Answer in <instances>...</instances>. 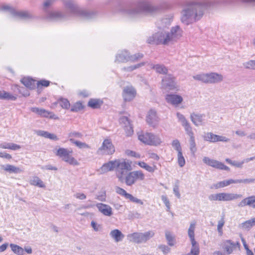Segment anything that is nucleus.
I'll use <instances>...</instances> for the list:
<instances>
[{"instance_id": "nucleus-1", "label": "nucleus", "mask_w": 255, "mask_h": 255, "mask_svg": "<svg viewBox=\"0 0 255 255\" xmlns=\"http://www.w3.org/2000/svg\"><path fill=\"white\" fill-rule=\"evenodd\" d=\"M211 5V2L208 0L188 2L181 12L182 22L188 25L200 20L204 14V10Z\"/></svg>"}, {"instance_id": "nucleus-2", "label": "nucleus", "mask_w": 255, "mask_h": 255, "mask_svg": "<svg viewBox=\"0 0 255 255\" xmlns=\"http://www.w3.org/2000/svg\"><path fill=\"white\" fill-rule=\"evenodd\" d=\"M151 36L147 39L149 44L168 45L176 42L182 36L183 31L178 25L171 28L170 31L166 29L158 28Z\"/></svg>"}, {"instance_id": "nucleus-3", "label": "nucleus", "mask_w": 255, "mask_h": 255, "mask_svg": "<svg viewBox=\"0 0 255 255\" xmlns=\"http://www.w3.org/2000/svg\"><path fill=\"white\" fill-rule=\"evenodd\" d=\"M166 2L162 1L159 4H153L147 0H141L138 3L137 8L129 9L128 14L134 16L141 12H145L151 14L159 12L162 8V4H166Z\"/></svg>"}, {"instance_id": "nucleus-4", "label": "nucleus", "mask_w": 255, "mask_h": 255, "mask_svg": "<svg viewBox=\"0 0 255 255\" xmlns=\"http://www.w3.org/2000/svg\"><path fill=\"white\" fill-rule=\"evenodd\" d=\"M64 5L67 12L71 15L79 16L84 19H91L94 17L97 13L94 11L86 10L72 0H66Z\"/></svg>"}, {"instance_id": "nucleus-5", "label": "nucleus", "mask_w": 255, "mask_h": 255, "mask_svg": "<svg viewBox=\"0 0 255 255\" xmlns=\"http://www.w3.org/2000/svg\"><path fill=\"white\" fill-rule=\"evenodd\" d=\"M138 138L143 143L151 146H157L163 142V140L159 134H155L152 132H141L138 133Z\"/></svg>"}, {"instance_id": "nucleus-6", "label": "nucleus", "mask_w": 255, "mask_h": 255, "mask_svg": "<svg viewBox=\"0 0 255 255\" xmlns=\"http://www.w3.org/2000/svg\"><path fill=\"white\" fill-rule=\"evenodd\" d=\"M193 78L195 80L207 84L218 83L223 80V77L221 74L214 72L197 74L193 76Z\"/></svg>"}, {"instance_id": "nucleus-7", "label": "nucleus", "mask_w": 255, "mask_h": 255, "mask_svg": "<svg viewBox=\"0 0 255 255\" xmlns=\"http://www.w3.org/2000/svg\"><path fill=\"white\" fill-rule=\"evenodd\" d=\"M131 170V166L130 163L125 160H117L116 174L120 182L123 180L126 175Z\"/></svg>"}, {"instance_id": "nucleus-8", "label": "nucleus", "mask_w": 255, "mask_h": 255, "mask_svg": "<svg viewBox=\"0 0 255 255\" xmlns=\"http://www.w3.org/2000/svg\"><path fill=\"white\" fill-rule=\"evenodd\" d=\"M144 178L145 175L142 171L135 170L129 172L121 182L125 183L127 186H131L137 180L142 181Z\"/></svg>"}, {"instance_id": "nucleus-9", "label": "nucleus", "mask_w": 255, "mask_h": 255, "mask_svg": "<svg viewBox=\"0 0 255 255\" xmlns=\"http://www.w3.org/2000/svg\"><path fill=\"white\" fill-rule=\"evenodd\" d=\"M154 235L152 231H149L144 233H133L128 234V238L130 241L136 244H142L146 243Z\"/></svg>"}, {"instance_id": "nucleus-10", "label": "nucleus", "mask_w": 255, "mask_h": 255, "mask_svg": "<svg viewBox=\"0 0 255 255\" xmlns=\"http://www.w3.org/2000/svg\"><path fill=\"white\" fill-rule=\"evenodd\" d=\"M73 150L64 147L59 148L56 152V155L61 158L62 160L73 165H78V162L72 156Z\"/></svg>"}, {"instance_id": "nucleus-11", "label": "nucleus", "mask_w": 255, "mask_h": 255, "mask_svg": "<svg viewBox=\"0 0 255 255\" xmlns=\"http://www.w3.org/2000/svg\"><path fill=\"white\" fill-rule=\"evenodd\" d=\"M115 152V147L110 139H105L102 146L98 148L97 153L99 155L112 154Z\"/></svg>"}, {"instance_id": "nucleus-12", "label": "nucleus", "mask_w": 255, "mask_h": 255, "mask_svg": "<svg viewBox=\"0 0 255 255\" xmlns=\"http://www.w3.org/2000/svg\"><path fill=\"white\" fill-rule=\"evenodd\" d=\"M1 10H8L12 15L14 16L20 17L22 19H29L32 17V15L26 11H16L8 5H2Z\"/></svg>"}, {"instance_id": "nucleus-13", "label": "nucleus", "mask_w": 255, "mask_h": 255, "mask_svg": "<svg viewBox=\"0 0 255 255\" xmlns=\"http://www.w3.org/2000/svg\"><path fill=\"white\" fill-rule=\"evenodd\" d=\"M203 161L206 164L217 169L227 171H229L230 170L229 167L224 165L223 163L216 160L211 159L208 157H204L203 159Z\"/></svg>"}, {"instance_id": "nucleus-14", "label": "nucleus", "mask_w": 255, "mask_h": 255, "mask_svg": "<svg viewBox=\"0 0 255 255\" xmlns=\"http://www.w3.org/2000/svg\"><path fill=\"white\" fill-rule=\"evenodd\" d=\"M240 244L238 242H233L230 240H227L223 242L222 248L228 254H231L235 250L239 248Z\"/></svg>"}, {"instance_id": "nucleus-15", "label": "nucleus", "mask_w": 255, "mask_h": 255, "mask_svg": "<svg viewBox=\"0 0 255 255\" xmlns=\"http://www.w3.org/2000/svg\"><path fill=\"white\" fill-rule=\"evenodd\" d=\"M204 140L211 142H215L217 141L228 142L230 139L224 136L214 134L212 132H207L203 135Z\"/></svg>"}, {"instance_id": "nucleus-16", "label": "nucleus", "mask_w": 255, "mask_h": 255, "mask_svg": "<svg viewBox=\"0 0 255 255\" xmlns=\"http://www.w3.org/2000/svg\"><path fill=\"white\" fill-rule=\"evenodd\" d=\"M162 86L164 89L174 90L177 88L175 78L171 75L165 76L162 80Z\"/></svg>"}, {"instance_id": "nucleus-17", "label": "nucleus", "mask_w": 255, "mask_h": 255, "mask_svg": "<svg viewBox=\"0 0 255 255\" xmlns=\"http://www.w3.org/2000/svg\"><path fill=\"white\" fill-rule=\"evenodd\" d=\"M136 90L131 86H128L124 87L123 92V97L124 101H130L136 96Z\"/></svg>"}, {"instance_id": "nucleus-18", "label": "nucleus", "mask_w": 255, "mask_h": 255, "mask_svg": "<svg viewBox=\"0 0 255 255\" xmlns=\"http://www.w3.org/2000/svg\"><path fill=\"white\" fill-rule=\"evenodd\" d=\"M96 206L99 211L105 216L110 217L113 214L112 207L108 204L98 203Z\"/></svg>"}, {"instance_id": "nucleus-19", "label": "nucleus", "mask_w": 255, "mask_h": 255, "mask_svg": "<svg viewBox=\"0 0 255 255\" xmlns=\"http://www.w3.org/2000/svg\"><path fill=\"white\" fill-rule=\"evenodd\" d=\"M205 118V114L192 113L190 115L191 120L196 126L204 125L206 123Z\"/></svg>"}, {"instance_id": "nucleus-20", "label": "nucleus", "mask_w": 255, "mask_h": 255, "mask_svg": "<svg viewBox=\"0 0 255 255\" xmlns=\"http://www.w3.org/2000/svg\"><path fill=\"white\" fill-rule=\"evenodd\" d=\"M159 121L156 112L153 110H150L146 116L147 123L153 128L156 127Z\"/></svg>"}, {"instance_id": "nucleus-21", "label": "nucleus", "mask_w": 255, "mask_h": 255, "mask_svg": "<svg viewBox=\"0 0 255 255\" xmlns=\"http://www.w3.org/2000/svg\"><path fill=\"white\" fill-rule=\"evenodd\" d=\"M31 112L37 114L38 115L45 117V118H50L51 119H57V118H55V115L50 112H49L44 109L39 108L37 107H32L30 109Z\"/></svg>"}, {"instance_id": "nucleus-22", "label": "nucleus", "mask_w": 255, "mask_h": 255, "mask_svg": "<svg viewBox=\"0 0 255 255\" xmlns=\"http://www.w3.org/2000/svg\"><path fill=\"white\" fill-rule=\"evenodd\" d=\"M165 99L167 103L174 106H177L183 101L182 97L176 94H168L166 95Z\"/></svg>"}, {"instance_id": "nucleus-23", "label": "nucleus", "mask_w": 255, "mask_h": 255, "mask_svg": "<svg viewBox=\"0 0 255 255\" xmlns=\"http://www.w3.org/2000/svg\"><path fill=\"white\" fill-rule=\"evenodd\" d=\"M246 206H249L255 209V195L245 198L238 204V206L240 208Z\"/></svg>"}, {"instance_id": "nucleus-24", "label": "nucleus", "mask_w": 255, "mask_h": 255, "mask_svg": "<svg viewBox=\"0 0 255 255\" xmlns=\"http://www.w3.org/2000/svg\"><path fill=\"white\" fill-rule=\"evenodd\" d=\"M242 197V195L237 193H221V201H231Z\"/></svg>"}, {"instance_id": "nucleus-25", "label": "nucleus", "mask_w": 255, "mask_h": 255, "mask_svg": "<svg viewBox=\"0 0 255 255\" xmlns=\"http://www.w3.org/2000/svg\"><path fill=\"white\" fill-rule=\"evenodd\" d=\"M117 162V160H115L104 163L99 169L100 172L101 174H104L116 169Z\"/></svg>"}, {"instance_id": "nucleus-26", "label": "nucleus", "mask_w": 255, "mask_h": 255, "mask_svg": "<svg viewBox=\"0 0 255 255\" xmlns=\"http://www.w3.org/2000/svg\"><path fill=\"white\" fill-rule=\"evenodd\" d=\"M129 55L126 50L122 51L118 53L116 56L115 62L123 63L129 61Z\"/></svg>"}, {"instance_id": "nucleus-27", "label": "nucleus", "mask_w": 255, "mask_h": 255, "mask_svg": "<svg viewBox=\"0 0 255 255\" xmlns=\"http://www.w3.org/2000/svg\"><path fill=\"white\" fill-rule=\"evenodd\" d=\"M110 236L116 242L122 241L125 237L124 235L118 229L112 230L110 233Z\"/></svg>"}, {"instance_id": "nucleus-28", "label": "nucleus", "mask_w": 255, "mask_h": 255, "mask_svg": "<svg viewBox=\"0 0 255 255\" xmlns=\"http://www.w3.org/2000/svg\"><path fill=\"white\" fill-rule=\"evenodd\" d=\"M172 21L171 17H165L157 22L156 25L158 28L167 30V28L171 24Z\"/></svg>"}, {"instance_id": "nucleus-29", "label": "nucleus", "mask_w": 255, "mask_h": 255, "mask_svg": "<svg viewBox=\"0 0 255 255\" xmlns=\"http://www.w3.org/2000/svg\"><path fill=\"white\" fill-rule=\"evenodd\" d=\"M48 16L50 19L53 20H63L66 17L65 14L59 11L50 12L48 14Z\"/></svg>"}, {"instance_id": "nucleus-30", "label": "nucleus", "mask_w": 255, "mask_h": 255, "mask_svg": "<svg viewBox=\"0 0 255 255\" xmlns=\"http://www.w3.org/2000/svg\"><path fill=\"white\" fill-rule=\"evenodd\" d=\"M20 81L25 87L30 89H34L36 85V81L29 77L23 78Z\"/></svg>"}, {"instance_id": "nucleus-31", "label": "nucleus", "mask_w": 255, "mask_h": 255, "mask_svg": "<svg viewBox=\"0 0 255 255\" xmlns=\"http://www.w3.org/2000/svg\"><path fill=\"white\" fill-rule=\"evenodd\" d=\"M0 148L2 149H9L12 150H17L20 149L21 146L18 144L12 142H2L0 143Z\"/></svg>"}, {"instance_id": "nucleus-32", "label": "nucleus", "mask_w": 255, "mask_h": 255, "mask_svg": "<svg viewBox=\"0 0 255 255\" xmlns=\"http://www.w3.org/2000/svg\"><path fill=\"white\" fill-rule=\"evenodd\" d=\"M2 169L10 173H19L22 172V170L19 167L10 164L2 166Z\"/></svg>"}, {"instance_id": "nucleus-33", "label": "nucleus", "mask_w": 255, "mask_h": 255, "mask_svg": "<svg viewBox=\"0 0 255 255\" xmlns=\"http://www.w3.org/2000/svg\"><path fill=\"white\" fill-rule=\"evenodd\" d=\"M255 182V179L254 178H247L243 179H230L228 180L229 185L231 184H238V183H244V184H250L253 183Z\"/></svg>"}, {"instance_id": "nucleus-34", "label": "nucleus", "mask_w": 255, "mask_h": 255, "mask_svg": "<svg viewBox=\"0 0 255 255\" xmlns=\"http://www.w3.org/2000/svg\"><path fill=\"white\" fill-rule=\"evenodd\" d=\"M16 97L5 91H0V99L15 101Z\"/></svg>"}, {"instance_id": "nucleus-35", "label": "nucleus", "mask_w": 255, "mask_h": 255, "mask_svg": "<svg viewBox=\"0 0 255 255\" xmlns=\"http://www.w3.org/2000/svg\"><path fill=\"white\" fill-rule=\"evenodd\" d=\"M152 68L155 70L157 73L161 74H166L168 71L167 68L164 65L161 64L152 65Z\"/></svg>"}, {"instance_id": "nucleus-36", "label": "nucleus", "mask_w": 255, "mask_h": 255, "mask_svg": "<svg viewBox=\"0 0 255 255\" xmlns=\"http://www.w3.org/2000/svg\"><path fill=\"white\" fill-rule=\"evenodd\" d=\"M254 225H255V217L243 223L241 227L243 229L249 230Z\"/></svg>"}, {"instance_id": "nucleus-37", "label": "nucleus", "mask_w": 255, "mask_h": 255, "mask_svg": "<svg viewBox=\"0 0 255 255\" xmlns=\"http://www.w3.org/2000/svg\"><path fill=\"white\" fill-rule=\"evenodd\" d=\"M69 141L76 145L78 147L81 149L84 148H90V146L86 143L85 142H83L80 141L75 140L74 138H71L69 139Z\"/></svg>"}, {"instance_id": "nucleus-38", "label": "nucleus", "mask_w": 255, "mask_h": 255, "mask_svg": "<svg viewBox=\"0 0 255 255\" xmlns=\"http://www.w3.org/2000/svg\"><path fill=\"white\" fill-rule=\"evenodd\" d=\"M10 247L12 251L15 254L17 255H23L24 254V250L20 247L18 245L10 244Z\"/></svg>"}, {"instance_id": "nucleus-39", "label": "nucleus", "mask_w": 255, "mask_h": 255, "mask_svg": "<svg viewBox=\"0 0 255 255\" xmlns=\"http://www.w3.org/2000/svg\"><path fill=\"white\" fill-rule=\"evenodd\" d=\"M137 164L140 167L145 169L146 171L149 172H153L156 169V166L155 165L151 166L143 161L138 162Z\"/></svg>"}, {"instance_id": "nucleus-40", "label": "nucleus", "mask_w": 255, "mask_h": 255, "mask_svg": "<svg viewBox=\"0 0 255 255\" xmlns=\"http://www.w3.org/2000/svg\"><path fill=\"white\" fill-rule=\"evenodd\" d=\"M30 184L36 186H38L41 188L45 187V185L44 184L43 181L38 177H34L30 181Z\"/></svg>"}, {"instance_id": "nucleus-41", "label": "nucleus", "mask_w": 255, "mask_h": 255, "mask_svg": "<svg viewBox=\"0 0 255 255\" xmlns=\"http://www.w3.org/2000/svg\"><path fill=\"white\" fill-rule=\"evenodd\" d=\"M165 238L169 246H173L175 245V240L174 237L172 236L170 232L166 231L165 232Z\"/></svg>"}, {"instance_id": "nucleus-42", "label": "nucleus", "mask_w": 255, "mask_h": 255, "mask_svg": "<svg viewBox=\"0 0 255 255\" xmlns=\"http://www.w3.org/2000/svg\"><path fill=\"white\" fill-rule=\"evenodd\" d=\"M172 147L175 150L177 153L182 151L181 144L178 139H174L171 142Z\"/></svg>"}, {"instance_id": "nucleus-43", "label": "nucleus", "mask_w": 255, "mask_h": 255, "mask_svg": "<svg viewBox=\"0 0 255 255\" xmlns=\"http://www.w3.org/2000/svg\"><path fill=\"white\" fill-rule=\"evenodd\" d=\"M102 102L100 100L97 99H91L88 102V106L93 109L99 108L101 105Z\"/></svg>"}, {"instance_id": "nucleus-44", "label": "nucleus", "mask_w": 255, "mask_h": 255, "mask_svg": "<svg viewBox=\"0 0 255 255\" xmlns=\"http://www.w3.org/2000/svg\"><path fill=\"white\" fill-rule=\"evenodd\" d=\"M116 192L118 194L124 196L126 199H128L129 196H130V194H129L127 192V191L123 189L122 188H121L120 187H117L116 188Z\"/></svg>"}, {"instance_id": "nucleus-45", "label": "nucleus", "mask_w": 255, "mask_h": 255, "mask_svg": "<svg viewBox=\"0 0 255 255\" xmlns=\"http://www.w3.org/2000/svg\"><path fill=\"white\" fill-rule=\"evenodd\" d=\"M189 144H190V151H191V153L193 154H194L197 150L196 147V143H195V138H194V136L190 137Z\"/></svg>"}, {"instance_id": "nucleus-46", "label": "nucleus", "mask_w": 255, "mask_h": 255, "mask_svg": "<svg viewBox=\"0 0 255 255\" xmlns=\"http://www.w3.org/2000/svg\"><path fill=\"white\" fill-rule=\"evenodd\" d=\"M177 162L181 167H183L185 164V159L183 155L182 151L177 153Z\"/></svg>"}, {"instance_id": "nucleus-47", "label": "nucleus", "mask_w": 255, "mask_h": 255, "mask_svg": "<svg viewBox=\"0 0 255 255\" xmlns=\"http://www.w3.org/2000/svg\"><path fill=\"white\" fill-rule=\"evenodd\" d=\"M183 127H184L185 130L187 133V134L190 136H193L194 133L192 130V128L190 126L188 122H185V123L182 125Z\"/></svg>"}, {"instance_id": "nucleus-48", "label": "nucleus", "mask_w": 255, "mask_h": 255, "mask_svg": "<svg viewBox=\"0 0 255 255\" xmlns=\"http://www.w3.org/2000/svg\"><path fill=\"white\" fill-rule=\"evenodd\" d=\"M244 67L246 69L255 70V60H251L243 63Z\"/></svg>"}, {"instance_id": "nucleus-49", "label": "nucleus", "mask_w": 255, "mask_h": 255, "mask_svg": "<svg viewBox=\"0 0 255 255\" xmlns=\"http://www.w3.org/2000/svg\"><path fill=\"white\" fill-rule=\"evenodd\" d=\"M60 105L63 109H68L70 108V104L69 102L66 99L61 98L59 101Z\"/></svg>"}, {"instance_id": "nucleus-50", "label": "nucleus", "mask_w": 255, "mask_h": 255, "mask_svg": "<svg viewBox=\"0 0 255 255\" xmlns=\"http://www.w3.org/2000/svg\"><path fill=\"white\" fill-rule=\"evenodd\" d=\"M229 185L228 180H223L219 182L214 185V188L215 189H218L226 187Z\"/></svg>"}, {"instance_id": "nucleus-51", "label": "nucleus", "mask_w": 255, "mask_h": 255, "mask_svg": "<svg viewBox=\"0 0 255 255\" xmlns=\"http://www.w3.org/2000/svg\"><path fill=\"white\" fill-rule=\"evenodd\" d=\"M144 64V63L142 62V63H140L139 64H136V65H132V66H128V67H124L123 68V70L124 71H132L138 68H139L142 66H143Z\"/></svg>"}, {"instance_id": "nucleus-52", "label": "nucleus", "mask_w": 255, "mask_h": 255, "mask_svg": "<svg viewBox=\"0 0 255 255\" xmlns=\"http://www.w3.org/2000/svg\"><path fill=\"white\" fill-rule=\"evenodd\" d=\"M208 199L211 201H221V193L211 194Z\"/></svg>"}, {"instance_id": "nucleus-53", "label": "nucleus", "mask_w": 255, "mask_h": 255, "mask_svg": "<svg viewBox=\"0 0 255 255\" xmlns=\"http://www.w3.org/2000/svg\"><path fill=\"white\" fill-rule=\"evenodd\" d=\"M120 123L123 127L131 124L128 118L126 116H123L120 118Z\"/></svg>"}, {"instance_id": "nucleus-54", "label": "nucleus", "mask_w": 255, "mask_h": 255, "mask_svg": "<svg viewBox=\"0 0 255 255\" xmlns=\"http://www.w3.org/2000/svg\"><path fill=\"white\" fill-rule=\"evenodd\" d=\"M83 109L82 104L80 102H77L71 107V111L72 112H78Z\"/></svg>"}, {"instance_id": "nucleus-55", "label": "nucleus", "mask_w": 255, "mask_h": 255, "mask_svg": "<svg viewBox=\"0 0 255 255\" xmlns=\"http://www.w3.org/2000/svg\"><path fill=\"white\" fill-rule=\"evenodd\" d=\"M96 199L99 201L104 202L106 200V194L105 191L99 192L96 196Z\"/></svg>"}, {"instance_id": "nucleus-56", "label": "nucleus", "mask_w": 255, "mask_h": 255, "mask_svg": "<svg viewBox=\"0 0 255 255\" xmlns=\"http://www.w3.org/2000/svg\"><path fill=\"white\" fill-rule=\"evenodd\" d=\"M124 128L126 131L127 136H130L133 134V130L131 124L126 126V127H124Z\"/></svg>"}, {"instance_id": "nucleus-57", "label": "nucleus", "mask_w": 255, "mask_h": 255, "mask_svg": "<svg viewBox=\"0 0 255 255\" xmlns=\"http://www.w3.org/2000/svg\"><path fill=\"white\" fill-rule=\"evenodd\" d=\"M83 134L80 132L74 131L68 133V137L69 139L71 138H73L74 137L81 138Z\"/></svg>"}, {"instance_id": "nucleus-58", "label": "nucleus", "mask_w": 255, "mask_h": 255, "mask_svg": "<svg viewBox=\"0 0 255 255\" xmlns=\"http://www.w3.org/2000/svg\"><path fill=\"white\" fill-rule=\"evenodd\" d=\"M158 248L165 255L168 254L170 252V248L164 245H160Z\"/></svg>"}, {"instance_id": "nucleus-59", "label": "nucleus", "mask_w": 255, "mask_h": 255, "mask_svg": "<svg viewBox=\"0 0 255 255\" xmlns=\"http://www.w3.org/2000/svg\"><path fill=\"white\" fill-rule=\"evenodd\" d=\"M143 57V54L141 53H136L133 55L129 56V61L131 62H135L138 59Z\"/></svg>"}, {"instance_id": "nucleus-60", "label": "nucleus", "mask_w": 255, "mask_h": 255, "mask_svg": "<svg viewBox=\"0 0 255 255\" xmlns=\"http://www.w3.org/2000/svg\"><path fill=\"white\" fill-rule=\"evenodd\" d=\"M128 199H129L130 201L135 203H137V204H139L140 205H143V202L140 199H139L134 197L131 194L130 195Z\"/></svg>"}, {"instance_id": "nucleus-61", "label": "nucleus", "mask_w": 255, "mask_h": 255, "mask_svg": "<svg viewBox=\"0 0 255 255\" xmlns=\"http://www.w3.org/2000/svg\"><path fill=\"white\" fill-rule=\"evenodd\" d=\"M224 223H225V222H224L223 218H222L220 221H219L218 223L217 230H218V232L221 235L223 233L222 228L224 225Z\"/></svg>"}, {"instance_id": "nucleus-62", "label": "nucleus", "mask_w": 255, "mask_h": 255, "mask_svg": "<svg viewBox=\"0 0 255 255\" xmlns=\"http://www.w3.org/2000/svg\"><path fill=\"white\" fill-rule=\"evenodd\" d=\"M173 191L176 197L178 199L180 198L181 195L179 192V185L178 183L174 185Z\"/></svg>"}, {"instance_id": "nucleus-63", "label": "nucleus", "mask_w": 255, "mask_h": 255, "mask_svg": "<svg viewBox=\"0 0 255 255\" xmlns=\"http://www.w3.org/2000/svg\"><path fill=\"white\" fill-rule=\"evenodd\" d=\"M161 199L164 204L165 205L166 207L167 208V211H169L170 208V202L167 198V197L164 195H162L161 196Z\"/></svg>"}, {"instance_id": "nucleus-64", "label": "nucleus", "mask_w": 255, "mask_h": 255, "mask_svg": "<svg viewBox=\"0 0 255 255\" xmlns=\"http://www.w3.org/2000/svg\"><path fill=\"white\" fill-rule=\"evenodd\" d=\"M74 196L78 199H79V200H84L86 198V195L83 193H80V192H77L76 193H75L74 195Z\"/></svg>"}]
</instances>
